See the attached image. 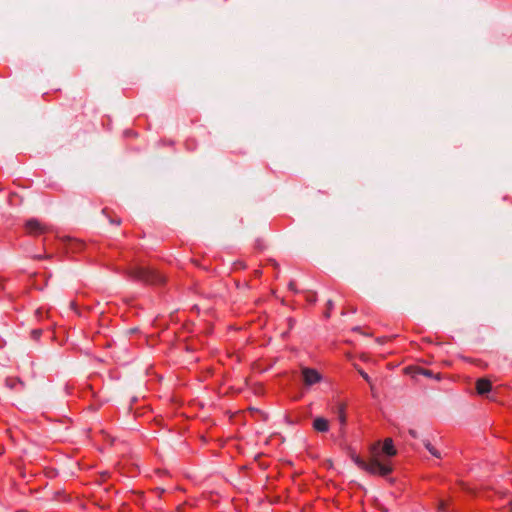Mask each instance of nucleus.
Returning a JSON list of instances; mask_svg holds the SVG:
<instances>
[{
  "instance_id": "10",
  "label": "nucleus",
  "mask_w": 512,
  "mask_h": 512,
  "mask_svg": "<svg viewBox=\"0 0 512 512\" xmlns=\"http://www.w3.org/2000/svg\"><path fill=\"white\" fill-rule=\"evenodd\" d=\"M424 446L434 457H436V458L441 457L440 452L429 441H426L424 443Z\"/></svg>"
},
{
  "instance_id": "14",
  "label": "nucleus",
  "mask_w": 512,
  "mask_h": 512,
  "mask_svg": "<svg viewBox=\"0 0 512 512\" xmlns=\"http://www.w3.org/2000/svg\"><path fill=\"white\" fill-rule=\"evenodd\" d=\"M41 334H42V330L41 329H34V330L31 331V336L35 340H38L40 338Z\"/></svg>"
},
{
  "instance_id": "7",
  "label": "nucleus",
  "mask_w": 512,
  "mask_h": 512,
  "mask_svg": "<svg viewBox=\"0 0 512 512\" xmlns=\"http://www.w3.org/2000/svg\"><path fill=\"white\" fill-rule=\"evenodd\" d=\"M313 429L317 432L325 433L329 431V421L324 417H316L313 420Z\"/></svg>"
},
{
  "instance_id": "1",
  "label": "nucleus",
  "mask_w": 512,
  "mask_h": 512,
  "mask_svg": "<svg viewBox=\"0 0 512 512\" xmlns=\"http://www.w3.org/2000/svg\"><path fill=\"white\" fill-rule=\"evenodd\" d=\"M380 443H375L371 447L372 457L370 461L366 462L358 455H352L353 462L362 470L371 475L385 477L393 471V467L388 462H380Z\"/></svg>"
},
{
  "instance_id": "17",
  "label": "nucleus",
  "mask_w": 512,
  "mask_h": 512,
  "mask_svg": "<svg viewBox=\"0 0 512 512\" xmlns=\"http://www.w3.org/2000/svg\"><path fill=\"white\" fill-rule=\"evenodd\" d=\"M409 434L413 437V438H416L417 437V432L413 429H410L409 430Z\"/></svg>"
},
{
  "instance_id": "3",
  "label": "nucleus",
  "mask_w": 512,
  "mask_h": 512,
  "mask_svg": "<svg viewBox=\"0 0 512 512\" xmlns=\"http://www.w3.org/2000/svg\"><path fill=\"white\" fill-rule=\"evenodd\" d=\"M302 379L306 386H312L321 381L322 376L320 373L312 368H302L301 370Z\"/></svg>"
},
{
  "instance_id": "11",
  "label": "nucleus",
  "mask_w": 512,
  "mask_h": 512,
  "mask_svg": "<svg viewBox=\"0 0 512 512\" xmlns=\"http://www.w3.org/2000/svg\"><path fill=\"white\" fill-rule=\"evenodd\" d=\"M326 306H327V309H326V311L324 313V316L326 318H329L330 317V313H331L332 309L334 308L333 301L332 300H328L327 303H326Z\"/></svg>"
},
{
  "instance_id": "4",
  "label": "nucleus",
  "mask_w": 512,
  "mask_h": 512,
  "mask_svg": "<svg viewBox=\"0 0 512 512\" xmlns=\"http://www.w3.org/2000/svg\"><path fill=\"white\" fill-rule=\"evenodd\" d=\"M26 230L31 235H41L49 231V227L37 219H30L25 224Z\"/></svg>"
},
{
  "instance_id": "2",
  "label": "nucleus",
  "mask_w": 512,
  "mask_h": 512,
  "mask_svg": "<svg viewBox=\"0 0 512 512\" xmlns=\"http://www.w3.org/2000/svg\"><path fill=\"white\" fill-rule=\"evenodd\" d=\"M131 280L146 284L160 285L165 282V277L156 270L145 267H132L127 272Z\"/></svg>"
},
{
  "instance_id": "5",
  "label": "nucleus",
  "mask_w": 512,
  "mask_h": 512,
  "mask_svg": "<svg viewBox=\"0 0 512 512\" xmlns=\"http://www.w3.org/2000/svg\"><path fill=\"white\" fill-rule=\"evenodd\" d=\"M5 386L17 392H21L25 389V383L18 377H7L5 379Z\"/></svg>"
},
{
  "instance_id": "9",
  "label": "nucleus",
  "mask_w": 512,
  "mask_h": 512,
  "mask_svg": "<svg viewBox=\"0 0 512 512\" xmlns=\"http://www.w3.org/2000/svg\"><path fill=\"white\" fill-rule=\"evenodd\" d=\"M338 420L342 426H345L347 423V416H346V404L345 403H338L335 410Z\"/></svg>"
},
{
  "instance_id": "8",
  "label": "nucleus",
  "mask_w": 512,
  "mask_h": 512,
  "mask_svg": "<svg viewBox=\"0 0 512 512\" xmlns=\"http://www.w3.org/2000/svg\"><path fill=\"white\" fill-rule=\"evenodd\" d=\"M381 451L383 454H385L388 457H393L397 454V450L394 447L393 440L391 438H386L383 441Z\"/></svg>"
},
{
  "instance_id": "15",
  "label": "nucleus",
  "mask_w": 512,
  "mask_h": 512,
  "mask_svg": "<svg viewBox=\"0 0 512 512\" xmlns=\"http://www.w3.org/2000/svg\"><path fill=\"white\" fill-rule=\"evenodd\" d=\"M288 287L290 290L292 291H296V285H295V282L291 281L289 284H288Z\"/></svg>"
},
{
  "instance_id": "12",
  "label": "nucleus",
  "mask_w": 512,
  "mask_h": 512,
  "mask_svg": "<svg viewBox=\"0 0 512 512\" xmlns=\"http://www.w3.org/2000/svg\"><path fill=\"white\" fill-rule=\"evenodd\" d=\"M359 374L371 386V388H373V385H372V382H371V378L369 377V375L365 371H363L361 369L359 370Z\"/></svg>"
},
{
  "instance_id": "13",
  "label": "nucleus",
  "mask_w": 512,
  "mask_h": 512,
  "mask_svg": "<svg viewBox=\"0 0 512 512\" xmlns=\"http://www.w3.org/2000/svg\"><path fill=\"white\" fill-rule=\"evenodd\" d=\"M418 373L422 374V375H424L426 377H432L433 376V372L431 370L424 369V368H419Z\"/></svg>"
},
{
  "instance_id": "18",
  "label": "nucleus",
  "mask_w": 512,
  "mask_h": 512,
  "mask_svg": "<svg viewBox=\"0 0 512 512\" xmlns=\"http://www.w3.org/2000/svg\"><path fill=\"white\" fill-rule=\"evenodd\" d=\"M439 509L445 511L446 510V505L444 502H441L440 505H439Z\"/></svg>"
},
{
  "instance_id": "16",
  "label": "nucleus",
  "mask_w": 512,
  "mask_h": 512,
  "mask_svg": "<svg viewBox=\"0 0 512 512\" xmlns=\"http://www.w3.org/2000/svg\"><path fill=\"white\" fill-rule=\"evenodd\" d=\"M110 222L112 224L120 225L121 224V219L120 218H118V219H110Z\"/></svg>"
},
{
  "instance_id": "6",
  "label": "nucleus",
  "mask_w": 512,
  "mask_h": 512,
  "mask_svg": "<svg viewBox=\"0 0 512 512\" xmlns=\"http://www.w3.org/2000/svg\"><path fill=\"white\" fill-rule=\"evenodd\" d=\"M492 383L486 378H480L476 381V391L479 395H485L491 391Z\"/></svg>"
}]
</instances>
